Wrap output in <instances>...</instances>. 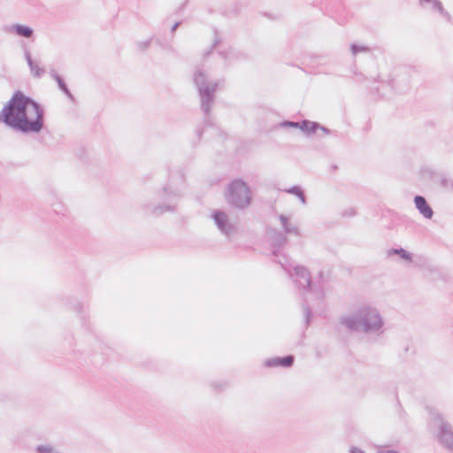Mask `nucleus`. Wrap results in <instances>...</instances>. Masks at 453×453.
<instances>
[{
	"mask_svg": "<svg viewBox=\"0 0 453 453\" xmlns=\"http://www.w3.org/2000/svg\"><path fill=\"white\" fill-rule=\"evenodd\" d=\"M414 203L419 213L426 219H430L434 216V211L426 198L417 195L414 196Z\"/></svg>",
	"mask_w": 453,
	"mask_h": 453,
	"instance_id": "14",
	"label": "nucleus"
},
{
	"mask_svg": "<svg viewBox=\"0 0 453 453\" xmlns=\"http://www.w3.org/2000/svg\"><path fill=\"white\" fill-rule=\"evenodd\" d=\"M300 122L291 121V120H284L282 121L280 126L282 127H293V128H299Z\"/></svg>",
	"mask_w": 453,
	"mask_h": 453,
	"instance_id": "26",
	"label": "nucleus"
},
{
	"mask_svg": "<svg viewBox=\"0 0 453 453\" xmlns=\"http://www.w3.org/2000/svg\"><path fill=\"white\" fill-rule=\"evenodd\" d=\"M226 202L236 209H245L251 203V192L250 187L242 179H234L227 187L226 194Z\"/></svg>",
	"mask_w": 453,
	"mask_h": 453,
	"instance_id": "4",
	"label": "nucleus"
},
{
	"mask_svg": "<svg viewBox=\"0 0 453 453\" xmlns=\"http://www.w3.org/2000/svg\"><path fill=\"white\" fill-rule=\"evenodd\" d=\"M185 4H186V3H185V4H183V5H181V7H180V9L184 8Z\"/></svg>",
	"mask_w": 453,
	"mask_h": 453,
	"instance_id": "44",
	"label": "nucleus"
},
{
	"mask_svg": "<svg viewBox=\"0 0 453 453\" xmlns=\"http://www.w3.org/2000/svg\"><path fill=\"white\" fill-rule=\"evenodd\" d=\"M50 74L51 76V78L57 81V71L55 69H50Z\"/></svg>",
	"mask_w": 453,
	"mask_h": 453,
	"instance_id": "35",
	"label": "nucleus"
},
{
	"mask_svg": "<svg viewBox=\"0 0 453 453\" xmlns=\"http://www.w3.org/2000/svg\"><path fill=\"white\" fill-rule=\"evenodd\" d=\"M342 325L352 332L365 334L382 333L384 320L377 308L364 304L359 306L351 315L340 319Z\"/></svg>",
	"mask_w": 453,
	"mask_h": 453,
	"instance_id": "2",
	"label": "nucleus"
},
{
	"mask_svg": "<svg viewBox=\"0 0 453 453\" xmlns=\"http://www.w3.org/2000/svg\"><path fill=\"white\" fill-rule=\"evenodd\" d=\"M319 127H320L319 123L309 119H303L299 124V129L308 134H315Z\"/></svg>",
	"mask_w": 453,
	"mask_h": 453,
	"instance_id": "17",
	"label": "nucleus"
},
{
	"mask_svg": "<svg viewBox=\"0 0 453 453\" xmlns=\"http://www.w3.org/2000/svg\"><path fill=\"white\" fill-rule=\"evenodd\" d=\"M450 188H453V180L450 182Z\"/></svg>",
	"mask_w": 453,
	"mask_h": 453,
	"instance_id": "43",
	"label": "nucleus"
},
{
	"mask_svg": "<svg viewBox=\"0 0 453 453\" xmlns=\"http://www.w3.org/2000/svg\"><path fill=\"white\" fill-rule=\"evenodd\" d=\"M355 214H356V211L354 209H349V211H346L343 212V216H348V217L354 216Z\"/></svg>",
	"mask_w": 453,
	"mask_h": 453,
	"instance_id": "32",
	"label": "nucleus"
},
{
	"mask_svg": "<svg viewBox=\"0 0 453 453\" xmlns=\"http://www.w3.org/2000/svg\"><path fill=\"white\" fill-rule=\"evenodd\" d=\"M282 269L289 275V277L293 280L296 286L299 289H303L307 291L311 289V276L309 270L303 265H296L291 267L290 265H287L279 261Z\"/></svg>",
	"mask_w": 453,
	"mask_h": 453,
	"instance_id": "6",
	"label": "nucleus"
},
{
	"mask_svg": "<svg viewBox=\"0 0 453 453\" xmlns=\"http://www.w3.org/2000/svg\"><path fill=\"white\" fill-rule=\"evenodd\" d=\"M267 237L269 243L273 248L272 254L278 257L280 255V249L288 242L286 234L276 229H269L267 231Z\"/></svg>",
	"mask_w": 453,
	"mask_h": 453,
	"instance_id": "9",
	"label": "nucleus"
},
{
	"mask_svg": "<svg viewBox=\"0 0 453 453\" xmlns=\"http://www.w3.org/2000/svg\"><path fill=\"white\" fill-rule=\"evenodd\" d=\"M399 79H392L389 81V85L392 87L393 89L396 90L397 92H403L404 90L403 88H400L399 86Z\"/></svg>",
	"mask_w": 453,
	"mask_h": 453,
	"instance_id": "27",
	"label": "nucleus"
},
{
	"mask_svg": "<svg viewBox=\"0 0 453 453\" xmlns=\"http://www.w3.org/2000/svg\"><path fill=\"white\" fill-rule=\"evenodd\" d=\"M211 386L215 388V389H219V390H221L224 387H225V384H222V383H212Z\"/></svg>",
	"mask_w": 453,
	"mask_h": 453,
	"instance_id": "34",
	"label": "nucleus"
},
{
	"mask_svg": "<svg viewBox=\"0 0 453 453\" xmlns=\"http://www.w3.org/2000/svg\"><path fill=\"white\" fill-rule=\"evenodd\" d=\"M285 192L297 196L303 204H306V196L300 186H292L289 188H287Z\"/></svg>",
	"mask_w": 453,
	"mask_h": 453,
	"instance_id": "20",
	"label": "nucleus"
},
{
	"mask_svg": "<svg viewBox=\"0 0 453 453\" xmlns=\"http://www.w3.org/2000/svg\"><path fill=\"white\" fill-rule=\"evenodd\" d=\"M180 23H181L180 21H177V22H175V23L173 25L172 28H171V32H172V33H174V32H175V30H176V29L179 27V26L180 25Z\"/></svg>",
	"mask_w": 453,
	"mask_h": 453,
	"instance_id": "36",
	"label": "nucleus"
},
{
	"mask_svg": "<svg viewBox=\"0 0 453 453\" xmlns=\"http://www.w3.org/2000/svg\"><path fill=\"white\" fill-rule=\"evenodd\" d=\"M45 192L47 194V200L50 205H53L55 203V190L52 185H48L45 188Z\"/></svg>",
	"mask_w": 453,
	"mask_h": 453,
	"instance_id": "24",
	"label": "nucleus"
},
{
	"mask_svg": "<svg viewBox=\"0 0 453 453\" xmlns=\"http://www.w3.org/2000/svg\"><path fill=\"white\" fill-rule=\"evenodd\" d=\"M319 129L322 130L325 134H329L331 132L330 129L321 125L320 127H319Z\"/></svg>",
	"mask_w": 453,
	"mask_h": 453,
	"instance_id": "38",
	"label": "nucleus"
},
{
	"mask_svg": "<svg viewBox=\"0 0 453 453\" xmlns=\"http://www.w3.org/2000/svg\"><path fill=\"white\" fill-rule=\"evenodd\" d=\"M388 257H391L393 255H398L402 259L411 262L412 255L409 251L405 250L403 248H392L389 249L387 252Z\"/></svg>",
	"mask_w": 453,
	"mask_h": 453,
	"instance_id": "19",
	"label": "nucleus"
},
{
	"mask_svg": "<svg viewBox=\"0 0 453 453\" xmlns=\"http://www.w3.org/2000/svg\"><path fill=\"white\" fill-rule=\"evenodd\" d=\"M452 180H449L446 176H444L443 174L441 176V180H440V185L444 188H447L449 187H450V182Z\"/></svg>",
	"mask_w": 453,
	"mask_h": 453,
	"instance_id": "29",
	"label": "nucleus"
},
{
	"mask_svg": "<svg viewBox=\"0 0 453 453\" xmlns=\"http://www.w3.org/2000/svg\"><path fill=\"white\" fill-rule=\"evenodd\" d=\"M434 420L438 426L437 439L439 442L446 449H453V428L452 426L444 420L443 417L440 413L434 415Z\"/></svg>",
	"mask_w": 453,
	"mask_h": 453,
	"instance_id": "7",
	"label": "nucleus"
},
{
	"mask_svg": "<svg viewBox=\"0 0 453 453\" xmlns=\"http://www.w3.org/2000/svg\"><path fill=\"white\" fill-rule=\"evenodd\" d=\"M58 90H60L67 98L70 106L68 111L70 113H75L78 106V101L73 96V94L69 89L67 84L65 80L58 75Z\"/></svg>",
	"mask_w": 453,
	"mask_h": 453,
	"instance_id": "12",
	"label": "nucleus"
},
{
	"mask_svg": "<svg viewBox=\"0 0 453 453\" xmlns=\"http://www.w3.org/2000/svg\"><path fill=\"white\" fill-rule=\"evenodd\" d=\"M73 309H74V311H76L77 312H79L81 314H82L84 312L83 304L77 300H75L73 303Z\"/></svg>",
	"mask_w": 453,
	"mask_h": 453,
	"instance_id": "30",
	"label": "nucleus"
},
{
	"mask_svg": "<svg viewBox=\"0 0 453 453\" xmlns=\"http://www.w3.org/2000/svg\"><path fill=\"white\" fill-rule=\"evenodd\" d=\"M151 41H152V38H150V39H148L146 41H143V42H139L137 43L138 49L141 51L146 50L150 46Z\"/></svg>",
	"mask_w": 453,
	"mask_h": 453,
	"instance_id": "28",
	"label": "nucleus"
},
{
	"mask_svg": "<svg viewBox=\"0 0 453 453\" xmlns=\"http://www.w3.org/2000/svg\"><path fill=\"white\" fill-rule=\"evenodd\" d=\"M279 219L282 225V227L284 229V234H295L296 236H299L300 235V232H299V229L297 226H293L289 223V219L288 217L283 215V214H280V217H279Z\"/></svg>",
	"mask_w": 453,
	"mask_h": 453,
	"instance_id": "16",
	"label": "nucleus"
},
{
	"mask_svg": "<svg viewBox=\"0 0 453 453\" xmlns=\"http://www.w3.org/2000/svg\"><path fill=\"white\" fill-rule=\"evenodd\" d=\"M203 128H197L196 130V135L199 139H201L202 135H203Z\"/></svg>",
	"mask_w": 453,
	"mask_h": 453,
	"instance_id": "39",
	"label": "nucleus"
},
{
	"mask_svg": "<svg viewBox=\"0 0 453 453\" xmlns=\"http://www.w3.org/2000/svg\"><path fill=\"white\" fill-rule=\"evenodd\" d=\"M420 4H432L433 8L438 10L441 13H443V7L441 3L439 0H420Z\"/></svg>",
	"mask_w": 453,
	"mask_h": 453,
	"instance_id": "25",
	"label": "nucleus"
},
{
	"mask_svg": "<svg viewBox=\"0 0 453 453\" xmlns=\"http://www.w3.org/2000/svg\"><path fill=\"white\" fill-rule=\"evenodd\" d=\"M195 84L200 98V108L204 113V123L211 125L209 119L211 108L215 103V93L219 86V81H209L208 73L201 67H197L193 73Z\"/></svg>",
	"mask_w": 453,
	"mask_h": 453,
	"instance_id": "3",
	"label": "nucleus"
},
{
	"mask_svg": "<svg viewBox=\"0 0 453 453\" xmlns=\"http://www.w3.org/2000/svg\"><path fill=\"white\" fill-rule=\"evenodd\" d=\"M212 218L218 228L226 235H229L234 229L233 224L229 222L227 215L220 211L217 210L213 212Z\"/></svg>",
	"mask_w": 453,
	"mask_h": 453,
	"instance_id": "11",
	"label": "nucleus"
},
{
	"mask_svg": "<svg viewBox=\"0 0 453 453\" xmlns=\"http://www.w3.org/2000/svg\"><path fill=\"white\" fill-rule=\"evenodd\" d=\"M349 453H365L364 450H362L361 449L359 448H357V447H351L350 449H349Z\"/></svg>",
	"mask_w": 453,
	"mask_h": 453,
	"instance_id": "33",
	"label": "nucleus"
},
{
	"mask_svg": "<svg viewBox=\"0 0 453 453\" xmlns=\"http://www.w3.org/2000/svg\"><path fill=\"white\" fill-rule=\"evenodd\" d=\"M24 56H25V58L27 60L28 66L30 65H33V62H35V60L32 58L31 53L28 50L25 49Z\"/></svg>",
	"mask_w": 453,
	"mask_h": 453,
	"instance_id": "31",
	"label": "nucleus"
},
{
	"mask_svg": "<svg viewBox=\"0 0 453 453\" xmlns=\"http://www.w3.org/2000/svg\"><path fill=\"white\" fill-rule=\"evenodd\" d=\"M182 196V189L179 187H175L172 180H170V181L163 188L162 194L160 195L161 199L166 200L169 203L154 206L151 210V214L154 217H159L165 211H175L177 202Z\"/></svg>",
	"mask_w": 453,
	"mask_h": 453,
	"instance_id": "5",
	"label": "nucleus"
},
{
	"mask_svg": "<svg viewBox=\"0 0 453 453\" xmlns=\"http://www.w3.org/2000/svg\"><path fill=\"white\" fill-rule=\"evenodd\" d=\"M379 453H400V452L394 450V449H388V450L380 451Z\"/></svg>",
	"mask_w": 453,
	"mask_h": 453,
	"instance_id": "40",
	"label": "nucleus"
},
{
	"mask_svg": "<svg viewBox=\"0 0 453 453\" xmlns=\"http://www.w3.org/2000/svg\"><path fill=\"white\" fill-rule=\"evenodd\" d=\"M303 309L304 313V324L305 327L307 328L311 322L313 313L311 308L307 304L306 300H304L303 303Z\"/></svg>",
	"mask_w": 453,
	"mask_h": 453,
	"instance_id": "21",
	"label": "nucleus"
},
{
	"mask_svg": "<svg viewBox=\"0 0 453 453\" xmlns=\"http://www.w3.org/2000/svg\"><path fill=\"white\" fill-rule=\"evenodd\" d=\"M0 123L24 134H39L44 126V110L33 97L16 90L0 111Z\"/></svg>",
	"mask_w": 453,
	"mask_h": 453,
	"instance_id": "1",
	"label": "nucleus"
},
{
	"mask_svg": "<svg viewBox=\"0 0 453 453\" xmlns=\"http://www.w3.org/2000/svg\"><path fill=\"white\" fill-rule=\"evenodd\" d=\"M179 178H180V180L182 182H184V180H184V174H183L181 172L180 173V176H179Z\"/></svg>",
	"mask_w": 453,
	"mask_h": 453,
	"instance_id": "42",
	"label": "nucleus"
},
{
	"mask_svg": "<svg viewBox=\"0 0 453 453\" xmlns=\"http://www.w3.org/2000/svg\"><path fill=\"white\" fill-rule=\"evenodd\" d=\"M351 53L356 56L360 52H370V48L365 45H358L357 43H352L350 45Z\"/></svg>",
	"mask_w": 453,
	"mask_h": 453,
	"instance_id": "23",
	"label": "nucleus"
},
{
	"mask_svg": "<svg viewBox=\"0 0 453 453\" xmlns=\"http://www.w3.org/2000/svg\"><path fill=\"white\" fill-rule=\"evenodd\" d=\"M219 43V39H215L213 44L211 45V50L207 52V54H210V52Z\"/></svg>",
	"mask_w": 453,
	"mask_h": 453,
	"instance_id": "37",
	"label": "nucleus"
},
{
	"mask_svg": "<svg viewBox=\"0 0 453 453\" xmlns=\"http://www.w3.org/2000/svg\"><path fill=\"white\" fill-rule=\"evenodd\" d=\"M242 5L241 2L234 1L226 6L224 14L227 17L237 16L242 11Z\"/></svg>",
	"mask_w": 453,
	"mask_h": 453,
	"instance_id": "18",
	"label": "nucleus"
},
{
	"mask_svg": "<svg viewBox=\"0 0 453 453\" xmlns=\"http://www.w3.org/2000/svg\"><path fill=\"white\" fill-rule=\"evenodd\" d=\"M29 69L32 76L35 78H41L46 73V70L43 67H40L36 61L29 65Z\"/></svg>",
	"mask_w": 453,
	"mask_h": 453,
	"instance_id": "22",
	"label": "nucleus"
},
{
	"mask_svg": "<svg viewBox=\"0 0 453 453\" xmlns=\"http://www.w3.org/2000/svg\"><path fill=\"white\" fill-rule=\"evenodd\" d=\"M403 81H406V86L408 85L409 83V79H408V75L406 73H403V77L402 79Z\"/></svg>",
	"mask_w": 453,
	"mask_h": 453,
	"instance_id": "41",
	"label": "nucleus"
},
{
	"mask_svg": "<svg viewBox=\"0 0 453 453\" xmlns=\"http://www.w3.org/2000/svg\"><path fill=\"white\" fill-rule=\"evenodd\" d=\"M23 449L28 453H57L53 443L46 442L42 439L34 435H27L23 439Z\"/></svg>",
	"mask_w": 453,
	"mask_h": 453,
	"instance_id": "8",
	"label": "nucleus"
},
{
	"mask_svg": "<svg viewBox=\"0 0 453 453\" xmlns=\"http://www.w3.org/2000/svg\"><path fill=\"white\" fill-rule=\"evenodd\" d=\"M2 31L5 34H12L19 37L29 39L34 35V29L24 24H12L2 27Z\"/></svg>",
	"mask_w": 453,
	"mask_h": 453,
	"instance_id": "10",
	"label": "nucleus"
},
{
	"mask_svg": "<svg viewBox=\"0 0 453 453\" xmlns=\"http://www.w3.org/2000/svg\"><path fill=\"white\" fill-rule=\"evenodd\" d=\"M295 357L293 355H287L284 357H275L272 358H268L265 362V365L266 367H278L281 366L284 368H289L294 365Z\"/></svg>",
	"mask_w": 453,
	"mask_h": 453,
	"instance_id": "13",
	"label": "nucleus"
},
{
	"mask_svg": "<svg viewBox=\"0 0 453 453\" xmlns=\"http://www.w3.org/2000/svg\"><path fill=\"white\" fill-rule=\"evenodd\" d=\"M219 54L225 59L226 65H231L234 61L246 60L248 56L240 50H230L226 51H219Z\"/></svg>",
	"mask_w": 453,
	"mask_h": 453,
	"instance_id": "15",
	"label": "nucleus"
}]
</instances>
